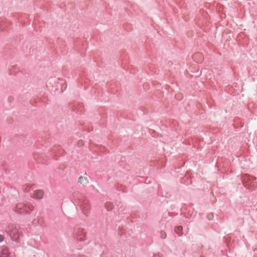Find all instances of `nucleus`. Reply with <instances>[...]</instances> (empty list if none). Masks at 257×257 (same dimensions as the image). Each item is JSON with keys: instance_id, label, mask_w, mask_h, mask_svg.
Returning a JSON list of instances; mask_svg holds the SVG:
<instances>
[{"instance_id": "nucleus-1", "label": "nucleus", "mask_w": 257, "mask_h": 257, "mask_svg": "<svg viewBox=\"0 0 257 257\" xmlns=\"http://www.w3.org/2000/svg\"><path fill=\"white\" fill-rule=\"evenodd\" d=\"M33 206L32 204H25L22 203L18 204L16 207V211L22 213L25 212L28 213L33 210Z\"/></svg>"}, {"instance_id": "nucleus-2", "label": "nucleus", "mask_w": 257, "mask_h": 257, "mask_svg": "<svg viewBox=\"0 0 257 257\" xmlns=\"http://www.w3.org/2000/svg\"><path fill=\"white\" fill-rule=\"evenodd\" d=\"M0 257H15V255L13 252L9 251L7 246H2L0 248Z\"/></svg>"}, {"instance_id": "nucleus-3", "label": "nucleus", "mask_w": 257, "mask_h": 257, "mask_svg": "<svg viewBox=\"0 0 257 257\" xmlns=\"http://www.w3.org/2000/svg\"><path fill=\"white\" fill-rule=\"evenodd\" d=\"M10 235L12 239L14 240H17L18 235L17 234V231L16 229L13 230H9Z\"/></svg>"}, {"instance_id": "nucleus-4", "label": "nucleus", "mask_w": 257, "mask_h": 257, "mask_svg": "<svg viewBox=\"0 0 257 257\" xmlns=\"http://www.w3.org/2000/svg\"><path fill=\"white\" fill-rule=\"evenodd\" d=\"M43 192L41 190H36L34 194V197L36 199H41L43 197Z\"/></svg>"}, {"instance_id": "nucleus-5", "label": "nucleus", "mask_w": 257, "mask_h": 257, "mask_svg": "<svg viewBox=\"0 0 257 257\" xmlns=\"http://www.w3.org/2000/svg\"><path fill=\"white\" fill-rule=\"evenodd\" d=\"M88 182V180L85 177H80L78 179V182L83 186H86Z\"/></svg>"}, {"instance_id": "nucleus-6", "label": "nucleus", "mask_w": 257, "mask_h": 257, "mask_svg": "<svg viewBox=\"0 0 257 257\" xmlns=\"http://www.w3.org/2000/svg\"><path fill=\"white\" fill-rule=\"evenodd\" d=\"M85 234L82 231L81 232V233L78 232L76 234V237L77 239L78 240H82L84 238Z\"/></svg>"}, {"instance_id": "nucleus-7", "label": "nucleus", "mask_w": 257, "mask_h": 257, "mask_svg": "<svg viewBox=\"0 0 257 257\" xmlns=\"http://www.w3.org/2000/svg\"><path fill=\"white\" fill-rule=\"evenodd\" d=\"M182 227L181 226H177L175 228V231L176 233L178 234L179 236H181L182 235Z\"/></svg>"}, {"instance_id": "nucleus-8", "label": "nucleus", "mask_w": 257, "mask_h": 257, "mask_svg": "<svg viewBox=\"0 0 257 257\" xmlns=\"http://www.w3.org/2000/svg\"><path fill=\"white\" fill-rule=\"evenodd\" d=\"M80 205L81 206V209L83 211H85L87 209V208L88 207V205L87 204V202H84V204H80Z\"/></svg>"}, {"instance_id": "nucleus-9", "label": "nucleus", "mask_w": 257, "mask_h": 257, "mask_svg": "<svg viewBox=\"0 0 257 257\" xmlns=\"http://www.w3.org/2000/svg\"><path fill=\"white\" fill-rule=\"evenodd\" d=\"M166 233L164 231H161L160 232V236L162 238H165L166 237Z\"/></svg>"}, {"instance_id": "nucleus-10", "label": "nucleus", "mask_w": 257, "mask_h": 257, "mask_svg": "<svg viewBox=\"0 0 257 257\" xmlns=\"http://www.w3.org/2000/svg\"><path fill=\"white\" fill-rule=\"evenodd\" d=\"M4 236L3 235L0 234V242H2L4 240Z\"/></svg>"}]
</instances>
